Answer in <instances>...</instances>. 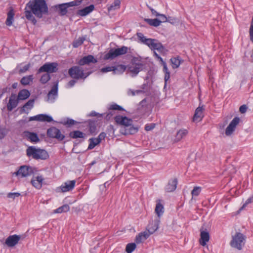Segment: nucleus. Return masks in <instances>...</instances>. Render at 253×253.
<instances>
[{"instance_id": "6", "label": "nucleus", "mask_w": 253, "mask_h": 253, "mask_svg": "<svg viewBox=\"0 0 253 253\" xmlns=\"http://www.w3.org/2000/svg\"><path fill=\"white\" fill-rule=\"evenodd\" d=\"M128 48L123 46L121 48L116 49H111L105 55L104 59L105 60L113 59L116 57L125 54L127 52Z\"/></svg>"}, {"instance_id": "33", "label": "nucleus", "mask_w": 253, "mask_h": 253, "mask_svg": "<svg viewBox=\"0 0 253 253\" xmlns=\"http://www.w3.org/2000/svg\"><path fill=\"white\" fill-rule=\"evenodd\" d=\"M33 75H29L23 77L21 80V83L23 85H26L30 84L33 82Z\"/></svg>"}, {"instance_id": "60", "label": "nucleus", "mask_w": 253, "mask_h": 253, "mask_svg": "<svg viewBox=\"0 0 253 253\" xmlns=\"http://www.w3.org/2000/svg\"><path fill=\"white\" fill-rule=\"evenodd\" d=\"M150 10H151L152 13L153 15H155L156 16H158L160 15V14L158 12H157L156 10H155L154 9L150 8Z\"/></svg>"}, {"instance_id": "49", "label": "nucleus", "mask_w": 253, "mask_h": 253, "mask_svg": "<svg viewBox=\"0 0 253 253\" xmlns=\"http://www.w3.org/2000/svg\"><path fill=\"white\" fill-rule=\"evenodd\" d=\"M20 196V194L18 192L15 193H9L7 194V197L9 198H11L14 199L16 197H18Z\"/></svg>"}, {"instance_id": "47", "label": "nucleus", "mask_w": 253, "mask_h": 253, "mask_svg": "<svg viewBox=\"0 0 253 253\" xmlns=\"http://www.w3.org/2000/svg\"><path fill=\"white\" fill-rule=\"evenodd\" d=\"M109 108L110 110H118L122 111V110H124L123 108L121 106H120L116 104H114L111 105L109 106Z\"/></svg>"}, {"instance_id": "17", "label": "nucleus", "mask_w": 253, "mask_h": 253, "mask_svg": "<svg viewBox=\"0 0 253 253\" xmlns=\"http://www.w3.org/2000/svg\"><path fill=\"white\" fill-rule=\"evenodd\" d=\"M158 229V222L156 221L154 223V228L149 226L147 228V230L140 233L142 235L143 239L145 240L150 236V235L153 234Z\"/></svg>"}, {"instance_id": "28", "label": "nucleus", "mask_w": 253, "mask_h": 253, "mask_svg": "<svg viewBox=\"0 0 253 253\" xmlns=\"http://www.w3.org/2000/svg\"><path fill=\"white\" fill-rule=\"evenodd\" d=\"M138 128L133 126H130L128 128L121 129V132L124 135L133 134L137 132Z\"/></svg>"}, {"instance_id": "30", "label": "nucleus", "mask_w": 253, "mask_h": 253, "mask_svg": "<svg viewBox=\"0 0 253 253\" xmlns=\"http://www.w3.org/2000/svg\"><path fill=\"white\" fill-rule=\"evenodd\" d=\"M30 95V92L27 89H23L20 90L17 97L18 100H25L28 98Z\"/></svg>"}, {"instance_id": "59", "label": "nucleus", "mask_w": 253, "mask_h": 253, "mask_svg": "<svg viewBox=\"0 0 253 253\" xmlns=\"http://www.w3.org/2000/svg\"><path fill=\"white\" fill-rule=\"evenodd\" d=\"M163 66V71H164V73H169V71L168 68L167 66L166 63H164V65Z\"/></svg>"}, {"instance_id": "53", "label": "nucleus", "mask_w": 253, "mask_h": 253, "mask_svg": "<svg viewBox=\"0 0 253 253\" xmlns=\"http://www.w3.org/2000/svg\"><path fill=\"white\" fill-rule=\"evenodd\" d=\"M154 124H151L150 125H146L145 127V129L147 131H149L153 129L155 127Z\"/></svg>"}, {"instance_id": "9", "label": "nucleus", "mask_w": 253, "mask_h": 253, "mask_svg": "<svg viewBox=\"0 0 253 253\" xmlns=\"http://www.w3.org/2000/svg\"><path fill=\"white\" fill-rule=\"evenodd\" d=\"M76 181L75 180H69L64 182L60 186L56 188L57 192L65 193L73 189L75 186Z\"/></svg>"}, {"instance_id": "51", "label": "nucleus", "mask_w": 253, "mask_h": 253, "mask_svg": "<svg viewBox=\"0 0 253 253\" xmlns=\"http://www.w3.org/2000/svg\"><path fill=\"white\" fill-rule=\"evenodd\" d=\"M31 65L30 63L25 65L22 68L19 70L20 73H25L30 68Z\"/></svg>"}, {"instance_id": "63", "label": "nucleus", "mask_w": 253, "mask_h": 253, "mask_svg": "<svg viewBox=\"0 0 253 253\" xmlns=\"http://www.w3.org/2000/svg\"><path fill=\"white\" fill-rule=\"evenodd\" d=\"M158 59L159 60V61L161 62L162 65H164V63H166V62L163 61V59L160 56V58H159Z\"/></svg>"}, {"instance_id": "3", "label": "nucleus", "mask_w": 253, "mask_h": 253, "mask_svg": "<svg viewBox=\"0 0 253 253\" xmlns=\"http://www.w3.org/2000/svg\"><path fill=\"white\" fill-rule=\"evenodd\" d=\"M91 71L84 72L83 69L78 66H75L69 69L68 74L70 76L74 79H85L87 78L90 74Z\"/></svg>"}, {"instance_id": "44", "label": "nucleus", "mask_w": 253, "mask_h": 253, "mask_svg": "<svg viewBox=\"0 0 253 253\" xmlns=\"http://www.w3.org/2000/svg\"><path fill=\"white\" fill-rule=\"evenodd\" d=\"M253 202V198L250 197L247 200L246 202L244 204L242 207L239 210L238 212L239 213L241 211L244 210L246 206L250 203Z\"/></svg>"}, {"instance_id": "62", "label": "nucleus", "mask_w": 253, "mask_h": 253, "mask_svg": "<svg viewBox=\"0 0 253 253\" xmlns=\"http://www.w3.org/2000/svg\"><path fill=\"white\" fill-rule=\"evenodd\" d=\"M98 115V113H96L95 112H92L90 114V116H97Z\"/></svg>"}, {"instance_id": "23", "label": "nucleus", "mask_w": 253, "mask_h": 253, "mask_svg": "<svg viewBox=\"0 0 253 253\" xmlns=\"http://www.w3.org/2000/svg\"><path fill=\"white\" fill-rule=\"evenodd\" d=\"M210 235L207 231H202L200 234V244L203 246H205L207 243L209 242Z\"/></svg>"}, {"instance_id": "55", "label": "nucleus", "mask_w": 253, "mask_h": 253, "mask_svg": "<svg viewBox=\"0 0 253 253\" xmlns=\"http://www.w3.org/2000/svg\"><path fill=\"white\" fill-rule=\"evenodd\" d=\"M105 136L106 134L104 132H102L99 135L98 137L96 138L97 139H98V140H100V142L101 141L105 138Z\"/></svg>"}, {"instance_id": "21", "label": "nucleus", "mask_w": 253, "mask_h": 253, "mask_svg": "<svg viewBox=\"0 0 253 253\" xmlns=\"http://www.w3.org/2000/svg\"><path fill=\"white\" fill-rule=\"evenodd\" d=\"M96 62H97V60L95 59L92 55H89L84 56L80 59L78 62V64L80 66H83L84 65H89L90 63H94Z\"/></svg>"}, {"instance_id": "64", "label": "nucleus", "mask_w": 253, "mask_h": 253, "mask_svg": "<svg viewBox=\"0 0 253 253\" xmlns=\"http://www.w3.org/2000/svg\"><path fill=\"white\" fill-rule=\"evenodd\" d=\"M158 59L159 60V61L161 62L162 65H164V63H166V62L163 61V59L160 56V58H159Z\"/></svg>"}, {"instance_id": "14", "label": "nucleus", "mask_w": 253, "mask_h": 253, "mask_svg": "<svg viewBox=\"0 0 253 253\" xmlns=\"http://www.w3.org/2000/svg\"><path fill=\"white\" fill-rule=\"evenodd\" d=\"M20 238V236L17 235L9 236L5 240L4 244L8 247H13L18 243Z\"/></svg>"}, {"instance_id": "16", "label": "nucleus", "mask_w": 253, "mask_h": 253, "mask_svg": "<svg viewBox=\"0 0 253 253\" xmlns=\"http://www.w3.org/2000/svg\"><path fill=\"white\" fill-rule=\"evenodd\" d=\"M37 121L41 122H50L52 121V118L47 115L40 114L35 116L31 117L29 119V121Z\"/></svg>"}, {"instance_id": "12", "label": "nucleus", "mask_w": 253, "mask_h": 253, "mask_svg": "<svg viewBox=\"0 0 253 253\" xmlns=\"http://www.w3.org/2000/svg\"><path fill=\"white\" fill-rule=\"evenodd\" d=\"M47 134L50 137L55 138L59 140L64 138V136L61 133L60 130L55 127L49 128L47 131Z\"/></svg>"}, {"instance_id": "39", "label": "nucleus", "mask_w": 253, "mask_h": 253, "mask_svg": "<svg viewBox=\"0 0 253 253\" xmlns=\"http://www.w3.org/2000/svg\"><path fill=\"white\" fill-rule=\"evenodd\" d=\"M85 41V38L80 37L77 40H75L73 42V46L75 48H77L82 45L84 42Z\"/></svg>"}, {"instance_id": "40", "label": "nucleus", "mask_w": 253, "mask_h": 253, "mask_svg": "<svg viewBox=\"0 0 253 253\" xmlns=\"http://www.w3.org/2000/svg\"><path fill=\"white\" fill-rule=\"evenodd\" d=\"M170 62L173 69L178 68L180 64V60L178 57H173L171 58Z\"/></svg>"}, {"instance_id": "43", "label": "nucleus", "mask_w": 253, "mask_h": 253, "mask_svg": "<svg viewBox=\"0 0 253 253\" xmlns=\"http://www.w3.org/2000/svg\"><path fill=\"white\" fill-rule=\"evenodd\" d=\"M201 191V188L200 187H194L191 192V194L193 196H198Z\"/></svg>"}, {"instance_id": "1", "label": "nucleus", "mask_w": 253, "mask_h": 253, "mask_svg": "<svg viewBox=\"0 0 253 253\" xmlns=\"http://www.w3.org/2000/svg\"><path fill=\"white\" fill-rule=\"evenodd\" d=\"M27 7L32 11L26 10L25 17L26 18L32 22L34 24L37 22V20L33 15L34 14L37 17L41 18L43 14L48 11V8L44 0H35L33 1H30L27 4Z\"/></svg>"}, {"instance_id": "35", "label": "nucleus", "mask_w": 253, "mask_h": 253, "mask_svg": "<svg viewBox=\"0 0 253 253\" xmlns=\"http://www.w3.org/2000/svg\"><path fill=\"white\" fill-rule=\"evenodd\" d=\"M121 1L120 0H115L113 3L108 7V11L118 9L120 7Z\"/></svg>"}, {"instance_id": "20", "label": "nucleus", "mask_w": 253, "mask_h": 253, "mask_svg": "<svg viewBox=\"0 0 253 253\" xmlns=\"http://www.w3.org/2000/svg\"><path fill=\"white\" fill-rule=\"evenodd\" d=\"M44 178L42 175L34 176L31 180V183L33 186L37 189H40L42 187Z\"/></svg>"}, {"instance_id": "10", "label": "nucleus", "mask_w": 253, "mask_h": 253, "mask_svg": "<svg viewBox=\"0 0 253 253\" xmlns=\"http://www.w3.org/2000/svg\"><path fill=\"white\" fill-rule=\"evenodd\" d=\"M33 173L32 168L27 166H21L18 170L14 173V174L21 177H26L30 175Z\"/></svg>"}, {"instance_id": "52", "label": "nucleus", "mask_w": 253, "mask_h": 253, "mask_svg": "<svg viewBox=\"0 0 253 253\" xmlns=\"http://www.w3.org/2000/svg\"><path fill=\"white\" fill-rule=\"evenodd\" d=\"M158 16L160 17V18L158 19V20L160 21V24L162 22H165L167 21V18L164 14H160Z\"/></svg>"}, {"instance_id": "29", "label": "nucleus", "mask_w": 253, "mask_h": 253, "mask_svg": "<svg viewBox=\"0 0 253 253\" xmlns=\"http://www.w3.org/2000/svg\"><path fill=\"white\" fill-rule=\"evenodd\" d=\"M160 200H158L157 201V203L156 204V206L155 208V212L157 214L158 216L160 217L164 212V206L162 204L160 203Z\"/></svg>"}, {"instance_id": "41", "label": "nucleus", "mask_w": 253, "mask_h": 253, "mask_svg": "<svg viewBox=\"0 0 253 253\" xmlns=\"http://www.w3.org/2000/svg\"><path fill=\"white\" fill-rule=\"evenodd\" d=\"M136 247V246L135 243H129L126 246V251L127 253H132Z\"/></svg>"}, {"instance_id": "24", "label": "nucleus", "mask_w": 253, "mask_h": 253, "mask_svg": "<svg viewBox=\"0 0 253 253\" xmlns=\"http://www.w3.org/2000/svg\"><path fill=\"white\" fill-rule=\"evenodd\" d=\"M94 9V6L93 4L90 5L88 6H86L84 8L79 10L77 14L82 16H85L87 14H89Z\"/></svg>"}, {"instance_id": "45", "label": "nucleus", "mask_w": 253, "mask_h": 253, "mask_svg": "<svg viewBox=\"0 0 253 253\" xmlns=\"http://www.w3.org/2000/svg\"><path fill=\"white\" fill-rule=\"evenodd\" d=\"M57 93V84L54 85L51 90L48 93V96L49 98L51 95H56Z\"/></svg>"}, {"instance_id": "7", "label": "nucleus", "mask_w": 253, "mask_h": 253, "mask_svg": "<svg viewBox=\"0 0 253 253\" xmlns=\"http://www.w3.org/2000/svg\"><path fill=\"white\" fill-rule=\"evenodd\" d=\"M143 68L142 61L137 58H133L128 66V70L133 74L132 76H136Z\"/></svg>"}, {"instance_id": "38", "label": "nucleus", "mask_w": 253, "mask_h": 253, "mask_svg": "<svg viewBox=\"0 0 253 253\" xmlns=\"http://www.w3.org/2000/svg\"><path fill=\"white\" fill-rule=\"evenodd\" d=\"M70 136L73 138H83L84 134L80 131L77 130L70 132Z\"/></svg>"}, {"instance_id": "36", "label": "nucleus", "mask_w": 253, "mask_h": 253, "mask_svg": "<svg viewBox=\"0 0 253 253\" xmlns=\"http://www.w3.org/2000/svg\"><path fill=\"white\" fill-rule=\"evenodd\" d=\"M90 143L88 147V149H92L95 146L99 144L100 140H98L96 138H91L89 139Z\"/></svg>"}, {"instance_id": "56", "label": "nucleus", "mask_w": 253, "mask_h": 253, "mask_svg": "<svg viewBox=\"0 0 253 253\" xmlns=\"http://www.w3.org/2000/svg\"><path fill=\"white\" fill-rule=\"evenodd\" d=\"M76 83V81H75L74 80H71L68 83L67 87H71L73 86Z\"/></svg>"}, {"instance_id": "22", "label": "nucleus", "mask_w": 253, "mask_h": 253, "mask_svg": "<svg viewBox=\"0 0 253 253\" xmlns=\"http://www.w3.org/2000/svg\"><path fill=\"white\" fill-rule=\"evenodd\" d=\"M188 133V130L187 129L182 128L178 130L175 135L174 139V142H178L184 138Z\"/></svg>"}, {"instance_id": "15", "label": "nucleus", "mask_w": 253, "mask_h": 253, "mask_svg": "<svg viewBox=\"0 0 253 253\" xmlns=\"http://www.w3.org/2000/svg\"><path fill=\"white\" fill-rule=\"evenodd\" d=\"M115 121L117 124L125 126H131L132 123V120L131 119L121 115L116 116L115 117Z\"/></svg>"}, {"instance_id": "26", "label": "nucleus", "mask_w": 253, "mask_h": 253, "mask_svg": "<svg viewBox=\"0 0 253 253\" xmlns=\"http://www.w3.org/2000/svg\"><path fill=\"white\" fill-rule=\"evenodd\" d=\"M177 180L176 178L170 180L167 185L166 190L167 192H172L176 188Z\"/></svg>"}, {"instance_id": "48", "label": "nucleus", "mask_w": 253, "mask_h": 253, "mask_svg": "<svg viewBox=\"0 0 253 253\" xmlns=\"http://www.w3.org/2000/svg\"><path fill=\"white\" fill-rule=\"evenodd\" d=\"M145 240L143 239V237L140 233H139L135 238V242L137 244L141 243L144 242Z\"/></svg>"}, {"instance_id": "19", "label": "nucleus", "mask_w": 253, "mask_h": 253, "mask_svg": "<svg viewBox=\"0 0 253 253\" xmlns=\"http://www.w3.org/2000/svg\"><path fill=\"white\" fill-rule=\"evenodd\" d=\"M204 110V106L198 107L195 110V114L193 118V121L194 122H199L204 117L203 111Z\"/></svg>"}, {"instance_id": "32", "label": "nucleus", "mask_w": 253, "mask_h": 253, "mask_svg": "<svg viewBox=\"0 0 253 253\" xmlns=\"http://www.w3.org/2000/svg\"><path fill=\"white\" fill-rule=\"evenodd\" d=\"M34 99H30L29 100L22 108L21 111L23 112H26V110H31L34 104Z\"/></svg>"}, {"instance_id": "8", "label": "nucleus", "mask_w": 253, "mask_h": 253, "mask_svg": "<svg viewBox=\"0 0 253 253\" xmlns=\"http://www.w3.org/2000/svg\"><path fill=\"white\" fill-rule=\"evenodd\" d=\"M57 66V63L55 62L46 63L39 69L38 73L46 72L49 74L56 72L58 70Z\"/></svg>"}, {"instance_id": "4", "label": "nucleus", "mask_w": 253, "mask_h": 253, "mask_svg": "<svg viewBox=\"0 0 253 253\" xmlns=\"http://www.w3.org/2000/svg\"><path fill=\"white\" fill-rule=\"evenodd\" d=\"M139 39L142 42L147 45L151 49H156L160 52H162L164 47L162 43L155 39H146L142 34H138Z\"/></svg>"}, {"instance_id": "42", "label": "nucleus", "mask_w": 253, "mask_h": 253, "mask_svg": "<svg viewBox=\"0 0 253 253\" xmlns=\"http://www.w3.org/2000/svg\"><path fill=\"white\" fill-rule=\"evenodd\" d=\"M50 79V76L49 74H44L41 78L40 82L41 83L44 84L46 83Z\"/></svg>"}, {"instance_id": "54", "label": "nucleus", "mask_w": 253, "mask_h": 253, "mask_svg": "<svg viewBox=\"0 0 253 253\" xmlns=\"http://www.w3.org/2000/svg\"><path fill=\"white\" fill-rule=\"evenodd\" d=\"M247 110V107L246 105H243L240 106L239 111L241 113H245Z\"/></svg>"}, {"instance_id": "31", "label": "nucleus", "mask_w": 253, "mask_h": 253, "mask_svg": "<svg viewBox=\"0 0 253 253\" xmlns=\"http://www.w3.org/2000/svg\"><path fill=\"white\" fill-rule=\"evenodd\" d=\"M14 12L12 8H11L7 13V17L6 20V24L10 26L12 24Z\"/></svg>"}, {"instance_id": "57", "label": "nucleus", "mask_w": 253, "mask_h": 253, "mask_svg": "<svg viewBox=\"0 0 253 253\" xmlns=\"http://www.w3.org/2000/svg\"><path fill=\"white\" fill-rule=\"evenodd\" d=\"M156 221H158V225L159 224V222H160V220L159 219H155V220L154 221H152V222L151 223H150L147 227H149V226L151 227H153L154 228V223L156 222Z\"/></svg>"}, {"instance_id": "25", "label": "nucleus", "mask_w": 253, "mask_h": 253, "mask_svg": "<svg viewBox=\"0 0 253 253\" xmlns=\"http://www.w3.org/2000/svg\"><path fill=\"white\" fill-rule=\"evenodd\" d=\"M25 135L26 137L30 140L31 142L37 143L40 141V139L37 134L34 132L29 131L25 132Z\"/></svg>"}, {"instance_id": "61", "label": "nucleus", "mask_w": 253, "mask_h": 253, "mask_svg": "<svg viewBox=\"0 0 253 253\" xmlns=\"http://www.w3.org/2000/svg\"><path fill=\"white\" fill-rule=\"evenodd\" d=\"M67 123L69 125H72L75 124V121H74L73 120H69L67 121Z\"/></svg>"}, {"instance_id": "58", "label": "nucleus", "mask_w": 253, "mask_h": 253, "mask_svg": "<svg viewBox=\"0 0 253 253\" xmlns=\"http://www.w3.org/2000/svg\"><path fill=\"white\" fill-rule=\"evenodd\" d=\"M170 78V73H165V82H167Z\"/></svg>"}, {"instance_id": "46", "label": "nucleus", "mask_w": 253, "mask_h": 253, "mask_svg": "<svg viewBox=\"0 0 253 253\" xmlns=\"http://www.w3.org/2000/svg\"><path fill=\"white\" fill-rule=\"evenodd\" d=\"M142 92L143 91L141 90H133L129 89L127 91V94L128 95L134 96L135 94H138Z\"/></svg>"}, {"instance_id": "2", "label": "nucleus", "mask_w": 253, "mask_h": 253, "mask_svg": "<svg viewBox=\"0 0 253 253\" xmlns=\"http://www.w3.org/2000/svg\"><path fill=\"white\" fill-rule=\"evenodd\" d=\"M27 155L35 160H46L49 157L48 153L43 149L30 146L26 150Z\"/></svg>"}, {"instance_id": "5", "label": "nucleus", "mask_w": 253, "mask_h": 253, "mask_svg": "<svg viewBox=\"0 0 253 253\" xmlns=\"http://www.w3.org/2000/svg\"><path fill=\"white\" fill-rule=\"evenodd\" d=\"M246 238V236L243 234L237 232L232 236L230 245L233 248L241 250L245 245Z\"/></svg>"}, {"instance_id": "37", "label": "nucleus", "mask_w": 253, "mask_h": 253, "mask_svg": "<svg viewBox=\"0 0 253 253\" xmlns=\"http://www.w3.org/2000/svg\"><path fill=\"white\" fill-rule=\"evenodd\" d=\"M145 21H146L148 24H149L151 26H153L154 27H158L160 25V21L158 20V19H145Z\"/></svg>"}, {"instance_id": "27", "label": "nucleus", "mask_w": 253, "mask_h": 253, "mask_svg": "<svg viewBox=\"0 0 253 253\" xmlns=\"http://www.w3.org/2000/svg\"><path fill=\"white\" fill-rule=\"evenodd\" d=\"M75 5H77V3H75L74 1L60 4L59 5V10L61 14L62 15H65L67 12V9L69 6H73Z\"/></svg>"}, {"instance_id": "50", "label": "nucleus", "mask_w": 253, "mask_h": 253, "mask_svg": "<svg viewBox=\"0 0 253 253\" xmlns=\"http://www.w3.org/2000/svg\"><path fill=\"white\" fill-rule=\"evenodd\" d=\"M7 131L5 128L0 127V139L3 138L6 134Z\"/></svg>"}, {"instance_id": "13", "label": "nucleus", "mask_w": 253, "mask_h": 253, "mask_svg": "<svg viewBox=\"0 0 253 253\" xmlns=\"http://www.w3.org/2000/svg\"><path fill=\"white\" fill-rule=\"evenodd\" d=\"M126 67L124 65H120L116 67H106L101 69L102 73H106L110 71H113L114 74L122 73L126 70Z\"/></svg>"}, {"instance_id": "18", "label": "nucleus", "mask_w": 253, "mask_h": 253, "mask_svg": "<svg viewBox=\"0 0 253 253\" xmlns=\"http://www.w3.org/2000/svg\"><path fill=\"white\" fill-rule=\"evenodd\" d=\"M18 99L16 94H12L9 98L8 103L7 104V109L8 111H11L18 105Z\"/></svg>"}, {"instance_id": "11", "label": "nucleus", "mask_w": 253, "mask_h": 253, "mask_svg": "<svg viewBox=\"0 0 253 253\" xmlns=\"http://www.w3.org/2000/svg\"><path fill=\"white\" fill-rule=\"evenodd\" d=\"M240 122V119L238 117L234 118L230 122L225 129V134L227 136H230L233 134L235 128Z\"/></svg>"}, {"instance_id": "34", "label": "nucleus", "mask_w": 253, "mask_h": 253, "mask_svg": "<svg viewBox=\"0 0 253 253\" xmlns=\"http://www.w3.org/2000/svg\"><path fill=\"white\" fill-rule=\"evenodd\" d=\"M69 206L67 204H66L54 210L53 212L55 213H61L62 212H67L68 211H69Z\"/></svg>"}]
</instances>
